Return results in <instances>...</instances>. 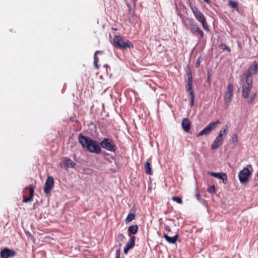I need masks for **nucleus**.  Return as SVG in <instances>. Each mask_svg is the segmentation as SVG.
Segmentation results:
<instances>
[{"mask_svg":"<svg viewBox=\"0 0 258 258\" xmlns=\"http://www.w3.org/2000/svg\"><path fill=\"white\" fill-rule=\"evenodd\" d=\"M258 71V64L256 61L252 62L249 67L240 77L239 83L241 86L242 96L247 100L248 104H252L256 93H253L250 95L252 87V76L256 74Z\"/></svg>","mask_w":258,"mask_h":258,"instance_id":"nucleus-1","label":"nucleus"},{"mask_svg":"<svg viewBox=\"0 0 258 258\" xmlns=\"http://www.w3.org/2000/svg\"><path fill=\"white\" fill-rule=\"evenodd\" d=\"M78 141L84 148L92 153L99 154L101 152V148L99 143L88 137L80 134L79 135Z\"/></svg>","mask_w":258,"mask_h":258,"instance_id":"nucleus-2","label":"nucleus"},{"mask_svg":"<svg viewBox=\"0 0 258 258\" xmlns=\"http://www.w3.org/2000/svg\"><path fill=\"white\" fill-rule=\"evenodd\" d=\"M112 45L116 48L124 50L127 48H133V44L127 39H124L120 35H115L113 39Z\"/></svg>","mask_w":258,"mask_h":258,"instance_id":"nucleus-3","label":"nucleus"},{"mask_svg":"<svg viewBox=\"0 0 258 258\" xmlns=\"http://www.w3.org/2000/svg\"><path fill=\"white\" fill-rule=\"evenodd\" d=\"M189 6L197 20L201 23L205 30L209 31V29L208 28V25L204 14L199 10L198 7L192 3L189 2Z\"/></svg>","mask_w":258,"mask_h":258,"instance_id":"nucleus-4","label":"nucleus"},{"mask_svg":"<svg viewBox=\"0 0 258 258\" xmlns=\"http://www.w3.org/2000/svg\"><path fill=\"white\" fill-rule=\"evenodd\" d=\"M187 83L185 85V89L189 93L190 98V104L191 106H192L194 104V99H195V93L194 90L192 89V77L190 70H189L188 72H187Z\"/></svg>","mask_w":258,"mask_h":258,"instance_id":"nucleus-5","label":"nucleus"},{"mask_svg":"<svg viewBox=\"0 0 258 258\" xmlns=\"http://www.w3.org/2000/svg\"><path fill=\"white\" fill-rule=\"evenodd\" d=\"M100 146L107 151L114 152L116 147L112 139L110 138L103 139L100 143Z\"/></svg>","mask_w":258,"mask_h":258,"instance_id":"nucleus-6","label":"nucleus"},{"mask_svg":"<svg viewBox=\"0 0 258 258\" xmlns=\"http://www.w3.org/2000/svg\"><path fill=\"white\" fill-rule=\"evenodd\" d=\"M233 95V85L231 83H229L227 86L226 91L224 95V102L226 106H228L232 99Z\"/></svg>","mask_w":258,"mask_h":258,"instance_id":"nucleus-7","label":"nucleus"},{"mask_svg":"<svg viewBox=\"0 0 258 258\" xmlns=\"http://www.w3.org/2000/svg\"><path fill=\"white\" fill-rule=\"evenodd\" d=\"M220 123L221 122L219 120L210 122L208 125H207L203 130H202L197 135V137H199L204 135H209L210 132Z\"/></svg>","mask_w":258,"mask_h":258,"instance_id":"nucleus-8","label":"nucleus"},{"mask_svg":"<svg viewBox=\"0 0 258 258\" xmlns=\"http://www.w3.org/2000/svg\"><path fill=\"white\" fill-rule=\"evenodd\" d=\"M251 172L247 167H244L239 173V179L241 183H244L248 181L251 175Z\"/></svg>","mask_w":258,"mask_h":258,"instance_id":"nucleus-9","label":"nucleus"},{"mask_svg":"<svg viewBox=\"0 0 258 258\" xmlns=\"http://www.w3.org/2000/svg\"><path fill=\"white\" fill-rule=\"evenodd\" d=\"M54 186V179L53 178L49 176L47 177L46 182L44 187V191L46 194H50L51 190Z\"/></svg>","mask_w":258,"mask_h":258,"instance_id":"nucleus-10","label":"nucleus"},{"mask_svg":"<svg viewBox=\"0 0 258 258\" xmlns=\"http://www.w3.org/2000/svg\"><path fill=\"white\" fill-rule=\"evenodd\" d=\"M128 236H130V239L123 249V252L125 254H127L128 251L131 249L134 248L135 246L136 237L135 236L131 235L130 234H129Z\"/></svg>","mask_w":258,"mask_h":258,"instance_id":"nucleus-11","label":"nucleus"},{"mask_svg":"<svg viewBox=\"0 0 258 258\" xmlns=\"http://www.w3.org/2000/svg\"><path fill=\"white\" fill-rule=\"evenodd\" d=\"M17 253V252L9 248H4L3 249L0 253L1 258H10L14 257Z\"/></svg>","mask_w":258,"mask_h":258,"instance_id":"nucleus-12","label":"nucleus"},{"mask_svg":"<svg viewBox=\"0 0 258 258\" xmlns=\"http://www.w3.org/2000/svg\"><path fill=\"white\" fill-rule=\"evenodd\" d=\"M25 190H29V197H26L25 196H23V203H27V202L32 201L33 199V196H34V188L31 186H29L28 187H27L25 188Z\"/></svg>","mask_w":258,"mask_h":258,"instance_id":"nucleus-13","label":"nucleus"},{"mask_svg":"<svg viewBox=\"0 0 258 258\" xmlns=\"http://www.w3.org/2000/svg\"><path fill=\"white\" fill-rule=\"evenodd\" d=\"M223 142V138H220L217 137L212 144L211 149L213 150H215L218 148L220 146H221L222 145Z\"/></svg>","mask_w":258,"mask_h":258,"instance_id":"nucleus-14","label":"nucleus"},{"mask_svg":"<svg viewBox=\"0 0 258 258\" xmlns=\"http://www.w3.org/2000/svg\"><path fill=\"white\" fill-rule=\"evenodd\" d=\"M181 125L185 132H188L190 128V122L188 118H184L182 120Z\"/></svg>","mask_w":258,"mask_h":258,"instance_id":"nucleus-15","label":"nucleus"},{"mask_svg":"<svg viewBox=\"0 0 258 258\" xmlns=\"http://www.w3.org/2000/svg\"><path fill=\"white\" fill-rule=\"evenodd\" d=\"M163 237L169 243L174 244L176 242L178 238V235H175L173 237H170L167 234L164 233L163 234Z\"/></svg>","mask_w":258,"mask_h":258,"instance_id":"nucleus-16","label":"nucleus"},{"mask_svg":"<svg viewBox=\"0 0 258 258\" xmlns=\"http://www.w3.org/2000/svg\"><path fill=\"white\" fill-rule=\"evenodd\" d=\"M63 163L67 168H74L76 165L74 161L69 158H64Z\"/></svg>","mask_w":258,"mask_h":258,"instance_id":"nucleus-17","label":"nucleus"},{"mask_svg":"<svg viewBox=\"0 0 258 258\" xmlns=\"http://www.w3.org/2000/svg\"><path fill=\"white\" fill-rule=\"evenodd\" d=\"M191 31L192 32H196L198 33L201 37H204V32L203 31L200 29L196 25L191 24Z\"/></svg>","mask_w":258,"mask_h":258,"instance_id":"nucleus-18","label":"nucleus"},{"mask_svg":"<svg viewBox=\"0 0 258 258\" xmlns=\"http://www.w3.org/2000/svg\"><path fill=\"white\" fill-rule=\"evenodd\" d=\"M98 53L102 54V53H103V51H100V50H98V51H96L94 54V65L95 66V68L97 70H98L99 69V67L98 65V62H99V57L97 56V54H98Z\"/></svg>","mask_w":258,"mask_h":258,"instance_id":"nucleus-19","label":"nucleus"},{"mask_svg":"<svg viewBox=\"0 0 258 258\" xmlns=\"http://www.w3.org/2000/svg\"><path fill=\"white\" fill-rule=\"evenodd\" d=\"M145 168L146 174L152 175L153 171L152 170L151 164L149 161H147L145 164Z\"/></svg>","mask_w":258,"mask_h":258,"instance_id":"nucleus-20","label":"nucleus"},{"mask_svg":"<svg viewBox=\"0 0 258 258\" xmlns=\"http://www.w3.org/2000/svg\"><path fill=\"white\" fill-rule=\"evenodd\" d=\"M128 231L130 233L135 234L138 232V226L137 224L130 226L128 227Z\"/></svg>","mask_w":258,"mask_h":258,"instance_id":"nucleus-21","label":"nucleus"},{"mask_svg":"<svg viewBox=\"0 0 258 258\" xmlns=\"http://www.w3.org/2000/svg\"><path fill=\"white\" fill-rule=\"evenodd\" d=\"M229 6L235 10L237 11L238 10V3L237 2L229 0Z\"/></svg>","mask_w":258,"mask_h":258,"instance_id":"nucleus-22","label":"nucleus"},{"mask_svg":"<svg viewBox=\"0 0 258 258\" xmlns=\"http://www.w3.org/2000/svg\"><path fill=\"white\" fill-rule=\"evenodd\" d=\"M135 218V215L133 213H130L128 214L127 217L125 219V222L126 223H128L130 222H131Z\"/></svg>","mask_w":258,"mask_h":258,"instance_id":"nucleus-23","label":"nucleus"},{"mask_svg":"<svg viewBox=\"0 0 258 258\" xmlns=\"http://www.w3.org/2000/svg\"><path fill=\"white\" fill-rule=\"evenodd\" d=\"M208 173V174H209L215 178L220 179L221 177L222 174H223L224 173H222V172L215 173V172H209Z\"/></svg>","mask_w":258,"mask_h":258,"instance_id":"nucleus-24","label":"nucleus"},{"mask_svg":"<svg viewBox=\"0 0 258 258\" xmlns=\"http://www.w3.org/2000/svg\"><path fill=\"white\" fill-rule=\"evenodd\" d=\"M226 129H227V127L226 128H222L220 131V132L219 133V135L217 137L220 138H222L223 136L226 135V134H227Z\"/></svg>","mask_w":258,"mask_h":258,"instance_id":"nucleus-25","label":"nucleus"},{"mask_svg":"<svg viewBox=\"0 0 258 258\" xmlns=\"http://www.w3.org/2000/svg\"><path fill=\"white\" fill-rule=\"evenodd\" d=\"M172 200L174 201V202H177V203L178 204H182V199L179 197H176V196H174V197H172Z\"/></svg>","mask_w":258,"mask_h":258,"instance_id":"nucleus-26","label":"nucleus"},{"mask_svg":"<svg viewBox=\"0 0 258 258\" xmlns=\"http://www.w3.org/2000/svg\"><path fill=\"white\" fill-rule=\"evenodd\" d=\"M220 48L222 49L226 50L229 52L231 51V49L224 43H222L220 46Z\"/></svg>","mask_w":258,"mask_h":258,"instance_id":"nucleus-27","label":"nucleus"},{"mask_svg":"<svg viewBox=\"0 0 258 258\" xmlns=\"http://www.w3.org/2000/svg\"><path fill=\"white\" fill-rule=\"evenodd\" d=\"M222 180L224 184H226L227 183V176L226 173H223L222 174L221 177L220 178Z\"/></svg>","mask_w":258,"mask_h":258,"instance_id":"nucleus-28","label":"nucleus"},{"mask_svg":"<svg viewBox=\"0 0 258 258\" xmlns=\"http://www.w3.org/2000/svg\"><path fill=\"white\" fill-rule=\"evenodd\" d=\"M208 191L210 194H213L215 192V187L214 185L210 186L208 189Z\"/></svg>","mask_w":258,"mask_h":258,"instance_id":"nucleus-29","label":"nucleus"},{"mask_svg":"<svg viewBox=\"0 0 258 258\" xmlns=\"http://www.w3.org/2000/svg\"><path fill=\"white\" fill-rule=\"evenodd\" d=\"M233 142L237 143L238 142V137L236 134H233L232 136Z\"/></svg>","mask_w":258,"mask_h":258,"instance_id":"nucleus-30","label":"nucleus"},{"mask_svg":"<svg viewBox=\"0 0 258 258\" xmlns=\"http://www.w3.org/2000/svg\"><path fill=\"white\" fill-rule=\"evenodd\" d=\"M200 62H201V60H200V58L199 57L197 60V61H196V67L197 68L198 67H200Z\"/></svg>","mask_w":258,"mask_h":258,"instance_id":"nucleus-31","label":"nucleus"},{"mask_svg":"<svg viewBox=\"0 0 258 258\" xmlns=\"http://www.w3.org/2000/svg\"><path fill=\"white\" fill-rule=\"evenodd\" d=\"M115 258H120V250L118 249L116 251V257Z\"/></svg>","mask_w":258,"mask_h":258,"instance_id":"nucleus-32","label":"nucleus"},{"mask_svg":"<svg viewBox=\"0 0 258 258\" xmlns=\"http://www.w3.org/2000/svg\"><path fill=\"white\" fill-rule=\"evenodd\" d=\"M165 229L167 232H170L171 231V229L168 225L165 226Z\"/></svg>","mask_w":258,"mask_h":258,"instance_id":"nucleus-33","label":"nucleus"},{"mask_svg":"<svg viewBox=\"0 0 258 258\" xmlns=\"http://www.w3.org/2000/svg\"><path fill=\"white\" fill-rule=\"evenodd\" d=\"M211 74L208 72L207 76V82L209 83L210 81Z\"/></svg>","mask_w":258,"mask_h":258,"instance_id":"nucleus-34","label":"nucleus"},{"mask_svg":"<svg viewBox=\"0 0 258 258\" xmlns=\"http://www.w3.org/2000/svg\"><path fill=\"white\" fill-rule=\"evenodd\" d=\"M196 198L199 201H200V200H201V198H200V195L199 192H197L196 194Z\"/></svg>","mask_w":258,"mask_h":258,"instance_id":"nucleus-35","label":"nucleus"},{"mask_svg":"<svg viewBox=\"0 0 258 258\" xmlns=\"http://www.w3.org/2000/svg\"><path fill=\"white\" fill-rule=\"evenodd\" d=\"M103 67L107 69V68L108 67V65L107 64H105L104 65H103Z\"/></svg>","mask_w":258,"mask_h":258,"instance_id":"nucleus-36","label":"nucleus"},{"mask_svg":"<svg viewBox=\"0 0 258 258\" xmlns=\"http://www.w3.org/2000/svg\"><path fill=\"white\" fill-rule=\"evenodd\" d=\"M205 2L207 3H210V0H203Z\"/></svg>","mask_w":258,"mask_h":258,"instance_id":"nucleus-37","label":"nucleus"},{"mask_svg":"<svg viewBox=\"0 0 258 258\" xmlns=\"http://www.w3.org/2000/svg\"><path fill=\"white\" fill-rule=\"evenodd\" d=\"M120 236L122 237V238H124V236H123V235L122 234H120Z\"/></svg>","mask_w":258,"mask_h":258,"instance_id":"nucleus-38","label":"nucleus"},{"mask_svg":"<svg viewBox=\"0 0 258 258\" xmlns=\"http://www.w3.org/2000/svg\"><path fill=\"white\" fill-rule=\"evenodd\" d=\"M238 45L239 47H241V43L239 42H238Z\"/></svg>","mask_w":258,"mask_h":258,"instance_id":"nucleus-39","label":"nucleus"}]
</instances>
